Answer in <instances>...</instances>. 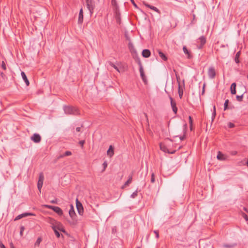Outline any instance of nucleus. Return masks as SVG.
Segmentation results:
<instances>
[{
	"label": "nucleus",
	"mask_w": 248,
	"mask_h": 248,
	"mask_svg": "<svg viewBox=\"0 0 248 248\" xmlns=\"http://www.w3.org/2000/svg\"><path fill=\"white\" fill-rule=\"evenodd\" d=\"M112 4L115 7L114 9L116 8V6H118L116 3V1L115 0H111Z\"/></svg>",
	"instance_id": "obj_41"
},
{
	"label": "nucleus",
	"mask_w": 248,
	"mask_h": 248,
	"mask_svg": "<svg viewBox=\"0 0 248 248\" xmlns=\"http://www.w3.org/2000/svg\"><path fill=\"white\" fill-rule=\"evenodd\" d=\"M76 131L77 132H80L81 130V128L80 127H78L76 128Z\"/></svg>",
	"instance_id": "obj_52"
},
{
	"label": "nucleus",
	"mask_w": 248,
	"mask_h": 248,
	"mask_svg": "<svg viewBox=\"0 0 248 248\" xmlns=\"http://www.w3.org/2000/svg\"><path fill=\"white\" fill-rule=\"evenodd\" d=\"M188 119H189V124H190V129L191 130H192V118H191V116H189Z\"/></svg>",
	"instance_id": "obj_36"
},
{
	"label": "nucleus",
	"mask_w": 248,
	"mask_h": 248,
	"mask_svg": "<svg viewBox=\"0 0 248 248\" xmlns=\"http://www.w3.org/2000/svg\"><path fill=\"white\" fill-rule=\"evenodd\" d=\"M0 248H5L4 245L1 241H0Z\"/></svg>",
	"instance_id": "obj_49"
},
{
	"label": "nucleus",
	"mask_w": 248,
	"mask_h": 248,
	"mask_svg": "<svg viewBox=\"0 0 248 248\" xmlns=\"http://www.w3.org/2000/svg\"><path fill=\"white\" fill-rule=\"evenodd\" d=\"M131 2L132 3V4H133V5L135 7H137V6L136 5V4L135 3V2H134V0H130Z\"/></svg>",
	"instance_id": "obj_50"
},
{
	"label": "nucleus",
	"mask_w": 248,
	"mask_h": 248,
	"mask_svg": "<svg viewBox=\"0 0 248 248\" xmlns=\"http://www.w3.org/2000/svg\"><path fill=\"white\" fill-rule=\"evenodd\" d=\"M69 214L71 217L74 218L76 215L73 206L72 205H70V209L69 211Z\"/></svg>",
	"instance_id": "obj_17"
},
{
	"label": "nucleus",
	"mask_w": 248,
	"mask_h": 248,
	"mask_svg": "<svg viewBox=\"0 0 248 248\" xmlns=\"http://www.w3.org/2000/svg\"><path fill=\"white\" fill-rule=\"evenodd\" d=\"M63 110L66 114L77 115L78 114L77 108L72 106H63Z\"/></svg>",
	"instance_id": "obj_1"
},
{
	"label": "nucleus",
	"mask_w": 248,
	"mask_h": 248,
	"mask_svg": "<svg viewBox=\"0 0 248 248\" xmlns=\"http://www.w3.org/2000/svg\"><path fill=\"white\" fill-rule=\"evenodd\" d=\"M84 143H85V140H80L79 142V144L82 146V147H83V145H84Z\"/></svg>",
	"instance_id": "obj_45"
},
{
	"label": "nucleus",
	"mask_w": 248,
	"mask_h": 248,
	"mask_svg": "<svg viewBox=\"0 0 248 248\" xmlns=\"http://www.w3.org/2000/svg\"><path fill=\"white\" fill-rule=\"evenodd\" d=\"M21 75L22 76V78L25 81L26 85L27 86H29V84H30V82H29V80L27 78V77L25 73L24 72L22 71L21 73Z\"/></svg>",
	"instance_id": "obj_14"
},
{
	"label": "nucleus",
	"mask_w": 248,
	"mask_h": 248,
	"mask_svg": "<svg viewBox=\"0 0 248 248\" xmlns=\"http://www.w3.org/2000/svg\"><path fill=\"white\" fill-rule=\"evenodd\" d=\"M151 55V52L149 49H145L142 52V55L144 58H148Z\"/></svg>",
	"instance_id": "obj_13"
},
{
	"label": "nucleus",
	"mask_w": 248,
	"mask_h": 248,
	"mask_svg": "<svg viewBox=\"0 0 248 248\" xmlns=\"http://www.w3.org/2000/svg\"><path fill=\"white\" fill-rule=\"evenodd\" d=\"M185 138V135L180 137V139L181 140H183Z\"/></svg>",
	"instance_id": "obj_51"
},
{
	"label": "nucleus",
	"mask_w": 248,
	"mask_h": 248,
	"mask_svg": "<svg viewBox=\"0 0 248 248\" xmlns=\"http://www.w3.org/2000/svg\"><path fill=\"white\" fill-rule=\"evenodd\" d=\"M154 232L155 234V237L158 238L159 237V233L158 231L155 230L154 231Z\"/></svg>",
	"instance_id": "obj_46"
},
{
	"label": "nucleus",
	"mask_w": 248,
	"mask_h": 248,
	"mask_svg": "<svg viewBox=\"0 0 248 248\" xmlns=\"http://www.w3.org/2000/svg\"><path fill=\"white\" fill-rule=\"evenodd\" d=\"M65 155H64V154L63 155H61L60 156H59V158H62V157H63L64 156H65Z\"/></svg>",
	"instance_id": "obj_56"
},
{
	"label": "nucleus",
	"mask_w": 248,
	"mask_h": 248,
	"mask_svg": "<svg viewBox=\"0 0 248 248\" xmlns=\"http://www.w3.org/2000/svg\"><path fill=\"white\" fill-rule=\"evenodd\" d=\"M229 100L227 99L225 100L224 104V110H226L228 109V103H229Z\"/></svg>",
	"instance_id": "obj_27"
},
{
	"label": "nucleus",
	"mask_w": 248,
	"mask_h": 248,
	"mask_svg": "<svg viewBox=\"0 0 248 248\" xmlns=\"http://www.w3.org/2000/svg\"><path fill=\"white\" fill-rule=\"evenodd\" d=\"M242 216L245 219V220L246 221H248V217L247 216V215L246 214L243 213Z\"/></svg>",
	"instance_id": "obj_43"
},
{
	"label": "nucleus",
	"mask_w": 248,
	"mask_h": 248,
	"mask_svg": "<svg viewBox=\"0 0 248 248\" xmlns=\"http://www.w3.org/2000/svg\"><path fill=\"white\" fill-rule=\"evenodd\" d=\"M138 64L139 65V68H140L139 70H140V77H141L142 79L143 80V81L145 82L147 80L146 78L145 75L144 74V70H143V68L142 63L140 60H139V61H138Z\"/></svg>",
	"instance_id": "obj_5"
},
{
	"label": "nucleus",
	"mask_w": 248,
	"mask_h": 248,
	"mask_svg": "<svg viewBox=\"0 0 248 248\" xmlns=\"http://www.w3.org/2000/svg\"><path fill=\"white\" fill-rule=\"evenodd\" d=\"M58 229L60 231H62L63 232H65V230L62 227V228L58 227Z\"/></svg>",
	"instance_id": "obj_48"
},
{
	"label": "nucleus",
	"mask_w": 248,
	"mask_h": 248,
	"mask_svg": "<svg viewBox=\"0 0 248 248\" xmlns=\"http://www.w3.org/2000/svg\"><path fill=\"white\" fill-rule=\"evenodd\" d=\"M107 154L109 157H111L114 154L113 147L112 145H110L107 151Z\"/></svg>",
	"instance_id": "obj_12"
},
{
	"label": "nucleus",
	"mask_w": 248,
	"mask_h": 248,
	"mask_svg": "<svg viewBox=\"0 0 248 248\" xmlns=\"http://www.w3.org/2000/svg\"><path fill=\"white\" fill-rule=\"evenodd\" d=\"M50 202L52 203H57V200L54 199L50 201Z\"/></svg>",
	"instance_id": "obj_47"
},
{
	"label": "nucleus",
	"mask_w": 248,
	"mask_h": 248,
	"mask_svg": "<svg viewBox=\"0 0 248 248\" xmlns=\"http://www.w3.org/2000/svg\"><path fill=\"white\" fill-rule=\"evenodd\" d=\"M206 43V39L204 36H202L197 40V47L201 49Z\"/></svg>",
	"instance_id": "obj_4"
},
{
	"label": "nucleus",
	"mask_w": 248,
	"mask_h": 248,
	"mask_svg": "<svg viewBox=\"0 0 248 248\" xmlns=\"http://www.w3.org/2000/svg\"><path fill=\"white\" fill-rule=\"evenodd\" d=\"M31 140L35 143H39L41 140L40 135L37 133H34L31 137Z\"/></svg>",
	"instance_id": "obj_9"
},
{
	"label": "nucleus",
	"mask_w": 248,
	"mask_h": 248,
	"mask_svg": "<svg viewBox=\"0 0 248 248\" xmlns=\"http://www.w3.org/2000/svg\"><path fill=\"white\" fill-rule=\"evenodd\" d=\"M246 165L248 166V159L247 161Z\"/></svg>",
	"instance_id": "obj_60"
},
{
	"label": "nucleus",
	"mask_w": 248,
	"mask_h": 248,
	"mask_svg": "<svg viewBox=\"0 0 248 248\" xmlns=\"http://www.w3.org/2000/svg\"><path fill=\"white\" fill-rule=\"evenodd\" d=\"M114 16L117 23L120 24L121 23V15L119 10L118 6H116L114 9Z\"/></svg>",
	"instance_id": "obj_6"
},
{
	"label": "nucleus",
	"mask_w": 248,
	"mask_h": 248,
	"mask_svg": "<svg viewBox=\"0 0 248 248\" xmlns=\"http://www.w3.org/2000/svg\"><path fill=\"white\" fill-rule=\"evenodd\" d=\"M216 116V107L214 106V111L212 113V121H213Z\"/></svg>",
	"instance_id": "obj_33"
},
{
	"label": "nucleus",
	"mask_w": 248,
	"mask_h": 248,
	"mask_svg": "<svg viewBox=\"0 0 248 248\" xmlns=\"http://www.w3.org/2000/svg\"><path fill=\"white\" fill-rule=\"evenodd\" d=\"M159 56L161 58V59L164 61H167V58L166 55L161 51H159L158 52Z\"/></svg>",
	"instance_id": "obj_21"
},
{
	"label": "nucleus",
	"mask_w": 248,
	"mask_h": 248,
	"mask_svg": "<svg viewBox=\"0 0 248 248\" xmlns=\"http://www.w3.org/2000/svg\"><path fill=\"white\" fill-rule=\"evenodd\" d=\"M44 176L43 173L42 172L40 173L39 176V180H38V181H41L43 182L44 181Z\"/></svg>",
	"instance_id": "obj_29"
},
{
	"label": "nucleus",
	"mask_w": 248,
	"mask_h": 248,
	"mask_svg": "<svg viewBox=\"0 0 248 248\" xmlns=\"http://www.w3.org/2000/svg\"><path fill=\"white\" fill-rule=\"evenodd\" d=\"M240 55V52L238 51V52H237V53L236 54V55L235 56L234 61L237 63L239 62V58Z\"/></svg>",
	"instance_id": "obj_24"
},
{
	"label": "nucleus",
	"mask_w": 248,
	"mask_h": 248,
	"mask_svg": "<svg viewBox=\"0 0 248 248\" xmlns=\"http://www.w3.org/2000/svg\"><path fill=\"white\" fill-rule=\"evenodd\" d=\"M83 20V10L81 8L79 11V16H78V23H82Z\"/></svg>",
	"instance_id": "obj_16"
},
{
	"label": "nucleus",
	"mask_w": 248,
	"mask_h": 248,
	"mask_svg": "<svg viewBox=\"0 0 248 248\" xmlns=\"http://www.w3.org/2000/svg\"><path fill=\"white\" fill-rule=\"evenodd\" d=\"M20 234L21 236H22L23 235V232L25 230V228L24 226H22L20 227Z\"/></svg>",
	"instance_id": "obj_37"
},
{
	"label": "nucleus",
	"mask_w": 248,
	"mask_h": 248,
	"mask_svg": "<svg viewBox=\"0 0 248 248\" xmlns=\"http://www.w3.org/2000/svg\"><path fill=\"white\" fill-rule=\"evenodd\" d=\"M155 175H154V174L153 173L152 174V176H151V183H154L155 182Z\"/></svg>",
	"instance_id": "obj_39"
},
{
	"label": "nucleus",
	"mask_w": 248,
	"mask_h": 248,
	"mask_svg": "<svg viewBox=\"0 0 248 248\" xmlns=\"http://www.w3.org/2000/svg\"><path fill=\"white\" fill-rule=\"evenodd\" d=\"M43 182L42 181H38V183H37V187H38V189L39 191V192H41V188L42 187V186H43Z\"/></svg>",
	"instance_id": "obj_23"
},
{
	"label": "nucleus",
	"mask_w": 248,
	"mask_h": 248,
	"mask_svg": "<svg viewBox=\"0 0 248 248\" xmlns=\"http://www.w3.org/2000/svg\"><path fill=\"white\" fill-rule=\"evenodd\" d=\"M86 5L90 15L92 16L95 7V1L93 0H86Z\"/></svg>",
	"instance_id": "obj_2"
},
{
	"label": "nucleus",
	"mask_w": 248,
	"mask_h": 248,
	"mask_svg": "<svg viewBox=\"0 0 248 248\" xmlns=\"http://www.w3.org/2000/svg\"><path fill=\"white\" fill-rule=\"evenodd\" d=\"M216 71L214 67L211 66L209 67L208 71V75L210 78L213 79L216 76Z\"/></svg>",
	"instance_id": "obj_8"
},
{
	"label": "nucleus",
	"mask_w": 248,
	"mask_h": 248,
	"mask_svg": "<svg viewBox=\"0 0 248 248\" xmlns=\"http://www.w3.org/2000/svg\"><path fill=\"white\" fill-rule=\"evenodd\" d=\"M128 47L131 51H132L133 49H134V46L131 42L129 43Z\"/></svg>",
	"instance_id": "obj_31"
},
{
	"label": "nucleus",
	"mask_w": 248,
	"mask_h": 248,
	"mask_svg": "<svg viewBox=\"0 0 248 248\" xmlns=\"http://www.w3.org/2000/svg\"><path fill=\"white\" fill-rule=\"evenodd\" d=\"M160 149L162 151H163L164 152H167V149H166V147L164 145H163L162 144H160Z\"/></svg>",
	"instance_id": "obj_32"
},
{
	"label": "nucleus",
	"mask_w": 248,
	"mask_h": 248,
	"mask_svg": "<svg viewBox=\"0 0 248 248\" xmlns=\"http://www.w3.org/2000/svg\"><path fill=\"white\" fill-rule=\"evenodd\" d=\"M145 6H146V7H149V8H150L151 9H152V10H153L154 11H155V12H157V13H158V12H159V10H158V9L156 7H155V6H151V5H149V4H145Z\"/></svg>",
	"instance_id": "obj_22"
},
{
	"label": "nucleus",
	"mask_w": 248,
	"mask_h": 248,
	"mask_svg": "<svg viewBox=\"0 0 248 248\" xmlns=\"http://www.w3.org/2000/svg\"><path fill=\"white\" fill-rule=\"evenodd\" d=\"M108 63L110 65H111L115 69H116L118 72L120 73L121 72V70L119 69V68L117 66H116L114 63H113L112 62H109Z\"/></svg>",
	"instance_id": "obj_26"
},
{
	"label": "nucleus",
	"mask_w": 248,
	"mask_h": 248,
	"mask_svg": "<svg viewBox=\"0 0 248 248\" xmlns=\"http://www.w3.org/2000/svg\"><path fill=\"white\" fill-rule=\"evenodd\" d=\"M149 237V234H148V235H147V236H146V239H147V240H148V239Z\"/></svg>",
	"instance_id": "obj_59"
},
{
	"label": "nucleus",
	"mask_w": 248,
	"mask_h": 248,
	"mask_svg": "<svg viewBox=\"0 0 248 248\" xmlns=\"http://www.w3.org/2000/svg\"><path fill=\"white\" fill-rule=\"evenodd\" d=\"M237 154V152L236 151H232V155H235Z\"/></svg>",
	"instance_id": "obj_54"
},
{
	"label": "nucleus",
	"mask_w": 248,
	"mask_h": 248,
	"mask_svg": "<svg viewBox=\"0 0 248 248\" xmlns=\"http://www.w3.org/2000/svg\"><path fill=\"white\" fill-rule=\"evenodd\" d=\"M204 86H205V85H204L203 87V89H202V93H203L204 92Z\"/></svg>",
	"instance_id": "obj_58"
},
{
	"label": "nucleus",
	"mask_w": 248,
	"mask_h": 248,
	"mask_svg": "<svg viewBox=\"0 0 248 248\" xmlns=\"http://www.w3.org/2000/svg\"><path fill=\"white\" fill-rule=\"evenodd\" d=\"M41 242V238L40 237L38 238L36 241L35 243V246H39Z\"/></svg>",
	"instance_id": "obj_34"
},
{
	"label": "nucleus",
	"mask_w": 248,
	"mask_h": 248,
	"mask_svg": "<svg viewBox=\"0 0 248 248\" xmlns=\"http://www.w3.org/2000/svg\"><path fill=\"white\" fill-rule=\"evenodd\" d=\"M132 180V175L130 174L128 176V180L125 182V183L124 185V186H122V188H124L125 186H127L130 183H131Z\"/></svg>",
	"instance_id": "obj_15"
},
{
	"label": "nucleus",
	"mask_w": 248,
	"mask_h": 248,
	"mask_svg": "<svg viewBox=\"0 0 248 248\" xmlns=\"http://www.w3.org/2000/svg\"><path fill=\"white\" fill-rule=\"evenodd\" d=\"M243 209L246 212H248V210L246 207H244Z\"/></svg>",
	"instance_id": "obj_57"
},
{
	"label": "nucleus",
	"mask_w": 248,
	"mask_h": 248,
	"mask_svg": "<svg viewBox=\"0 0 248 248\" xmlns=\"http://www.w3.org/2000/svg\"><path fill=\"white\" fill-rule=\"evenodd\" d=\"M243 96V94H242L241 95H237L236 99L238 101L241 102L242 101Z\"/></svg>",
	"instance_id": "obj_35"
},
{
	"label": "nucleus",
	"mask_w": 248,
	"mask_h": 248,
	"mask_svg": "<svg viewBox=\"0 0 248 248\" xmlns=\"http://www.w3.org/2000/svg\"><path fill=\"white\" fill-rule=\"evenodd\" d=\"M72 155V152H70V151H66L64 153V155H65V156H69V155Z\"/></svg>",
	"instance_id": "obj_40"
},
{
	"label": "nucleus",
	"mask_w": 248,
	"mask_h": 248,
	"mask_svg": "<svg viewBox=\"0 0 248 248\" xmlns=\"http://www.w3.org/2000/svg\"><path fill=\"white\" fill-rule=\"evenodd\" d=\"M52 229L55 232V235H56V236L59 238L60 237V233H59V232H58V228L56 227V226H52Z\"/></svg>",
	"instance_id": "obj_20"
},
{
	"label": "nucleus",
	"mask_w": 248,
	"mask_h": 248,
	"mask_svg": "<svg viewBox=\"0 0 248 248\" xmlns=\"http://www.w3.org/2000/svg\"><path fill=\"white\" fill-rule=\"evenodd\" d=\"M228 125L229 127H230V128H232L234 126V124L231 122H229L228 123Z\"/></svg>",
	"instance_id": "obj_42"
},
{
	"label": "nucleus",
	"mask_w": 248,
	"mask_h": 248,
	"mask_svg": "<svg viewBox=\"0 0 248 248\" xmlns=\"http://www.w3.org/2000/svg\"><path fill=\"white\" fill-rule=\"evenodd\" d=\"M183 50L184 51V52L186 54H187L188 55L187 57L188 58H190V55L189 53V51H188V50L187 49L186 47V46H184L183 47Z\"/></svg>",
	"instance_id": "obj_25"
},
{
	"label": "nucleus",
	"mask_w": 248,
	"mask_h": 248,
	"mask_svg": "<svg viewBox=\"0 0 248 248\" xmlns=\"http://www.w3.org/2000/svg\"><path fill=\"white\" fill-rule=\"evenodd\" d=\"M103 167H104L103 170H104L106 169V168H107V166H108V164H107L106 161L104 162V163H103Z\"/></svg>",
	"instance_id": "obj_44"
},
{
	"label": "nucleus",
	"mask_w": 248,
	"mask_h": 248,
	"mask_svg": "<svg viewBox=\"0 0 248 248\" xmlns=\"http://www.w3.org/2000/svg\"><path fill=\"white\" fill-rule=\"evenodd\" d=\"M235 87H236L235 83H232L231 86V92L232 94H234L236 93Z\"/></svg>",
	"instance_id": "obj_19"
},
{
	"label": "nucleus",
	"mask_w": 248,
	"mask_h": 248,
	"mask_svg": "<svg viewBox=\"0 0 248 248\" xmlns=\"http://www.w3.org/2000/svg\"><path fill=\"white\" fill-rule=\"evenodd\" d=\"M179 95L180 98H181L183 95V93H181L180 91H179Z\"/></svg>",
	"instance_id": "obj_53"
},
{
	"label": "nucleus",
	"mask_w": 248,
	"mask_h": 248,
	"mask_svg": "<svg viewBox=\"0 0 248 248\" xmlns=\"http://www.w3.org/2000/svg\"><path fill=\"white\" fill-rule=\"evenodd\" d=\"M217 157V159L219 160H225L226 159V157L225 155L221 154L220 152H218Z\"/></svg>",
	"instance_id": "obj_18"
},
{
	"label": "nucleus",
	"mask_w": 248,
	"mask_h": 248,
	"mask_svg": "<svg viewBox=\"0 0 248 248\" xmlns=\"http://www.w3.org/2000/svg\"><path fill=\"white\" fill-rule=\"evenodd\" d=\"M76 206L78 214L80 215H83L84 212L83 207L82 204L78 201V199L76 200Z\"/></svg>",
	"instance_id": "obj_7"
},
{
	"label": "nucleus",
	"mask_w": 248,
	"mask_h": 248,
	"mask_svg": "<svg viewBox=\"0 0 248 248\" xmlns=\"http://www.w3.org/2000/svg\"><path fill=\"white\" fill-rule=\"evenodd\" d=\"M0 76L3 78L5 76V74L3 72H1Z\"/></svg>",
	"instance_id": "obj_55"
},
{
	"label": "nucleus",
	"mask_w": 248,
	"mask_h": 248,
	"mask_svg": "<svg viewBox=\"0 0 248 248\" xmlns=\"http://www.w3.org/2000/svg\"><path fill=\"white\" fill-rule=\"evenodd\" d=\"M138 192V190H136L135 191H134L131 194V195H130V197L133 199L135 198L137 196Z\"/></svg>",
	"instance_id": "obj_28"
},
{
	"label": "nucleus",
	"mask_w": 248,
	"mask_h": 248,
	"mask_svg": "<svg viewBox=\"0 0 248 248\" xmlns=\"http://www.w3.org/2000/svg\"><path fill=\"white\" fill-rule=\"evenodd\" d=\"M234 246H235V244H234V245L224 244L223 245V247L226 248H232Z\"/></svg>",
	"instance_id": "obj_30"
},
{
	"label": "nucleus",
	"mask_w": 248,
	"mask_h": 248,
	"mask_svg": "<svg viewBox=\"0 0 248 248\" xmlns=\"http://www.w3.org/2000/svg\"><path fill=\"white\" fill-rule=\"evenodd\" d=\"M44 206L48 209L53 210L59 215H62L63 213L62 210L59 207L54 206L50 205H45Z\"/></svg>",
	"instance_id": "obj_3"
},
{
	"label": "nucleus",
	"mask_w": 248,
	"mask_h": 248,
	"mask_svg": "<svg viewBox=\"0 0 248 248\" xmlns=\"http://www.w3.org/2000/svg\"><path fill=\"white\" fill-rule=\"evenodd\" d=\"M169 98H170V104H171V106L172 110H173V112L175 114H176L177 111V108L176 107V103L174 101H173L172 98L170 96H169Z\"/></svg>",
	"instance_id": "obj_10"
},
{
	"label": "nucleus",
	"mask_w": 248,
	"mask_h": 248,
	"mask_svg": "<svg viewBox=\"0 0 248 248\" xmlns=\"http://www.w3.org/2000/svg\"><path fill=\"white\" fill-rule=\"evenodd\" d=\"M34 215L32 213H24L23 214H21L20 215H19L17 216L15 218V220H19L23 217H26L29 216H34Z\"/></svg>",
	"instance_id": "obj_11"
},
{
	"label": "nucleus",
	"mask_w": 248,
	"mask_h": 248,
	"mask_svg": "<svg viewBox=\"0 0 248 248\" xmlns=\"http://www.w3.org/2000/svg\"><path fill=\"white\" fill-rule=\"evenodd\" d=\"M1 67L4 70H5L6 69V64L4 61H2L1 62Z\"/></svg>",
	"instance_id": "obj_38"
}]
</instances>
